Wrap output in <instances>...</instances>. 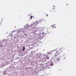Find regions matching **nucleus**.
Instances as JSON below:
<instances>
[{
    "instance_id": "1",
    "label": "nucleus",
    "mask_w": 76,
    "mask_h": 76,
    "mask_svg": "<svg viewBox=\"0 0 76 76\" xmlns=\"http://www.w3.org/2000/svg\"><path fill=\"white\" fill-rule=\"evenodd\" d=\"M63 50L61 48H57L56 49V50H53L52 52L53 53H58L59 54H60L62 52Z\"/></svg>"
},
{
    "instance_id": "2",
    "label": "nucleus",
    "mask_w": 76,
    "mask_h": 76,
    "mask_svg": "<svg viewBox=\"0 0 76 76\" xmlns=\"http://www.w3.org/2000/svg\"><path fill=\"white\" fill-rule=\"evenodd\" d=\"M53 63H58V62H59V61H60V59L59 58H56L53 57Z\"/></svg>"
},
{
    "instance_id": "3",
    "label": "nucleus",
    "mask_w": 76,
    "mask_h": 76,
    "mask_svg": "<svg viewBox=\"0 0 76 76\" xmlns=\"http://www.w3.org/2000/svg\"><path fill=\"white\" fill-rule=\"evenodd\" d=\"M53 53L54 54H55L53 56V57H55V58H56V57H58L59 56H60V54L58 53H55L54 52Z\"/></svg>"
},
{
    "instance_id": "4",
    "label": "nucleus",
    "mask_w": 76,
    "mask_h": 76,
    "mask_svg": "<svg viewBox=\"0 0 76 76\" xmlns=\"http://www.w3.org/2000/svg\"><path fill=\"white\" fill-rule=\"evenodd\" d=\"M42 37H43V34H42L38 36V39H41Z\"/></svg>"
},
{
    "instance_id": "5",
    "label": "nucleus",
    "mask_w": 76,
    "mask_h": 76,
    "mask_svg": "<svg viewBox=\"0 0 76 76\" xmlns=\"http://www.w3.org/2000/svg\"><path fill=\"white\" fill-rule=\"evenodd\" d=\"M50 66V65H47L46 66V68L47 69H48L49 68V66Z\"/></svg>"
},
{
    "instance_id": "6",
    "label": "nucleus",
    "mask_w": 76,
    "mask_h": 76,
    "mask_svg": "<svg viewBox=\"0 0 76 76\" xmlns=\"http://www.w3.org/2000/svg\"><path fill=\"white\" fill-rule=\"evenodd\" d=\"M53 62H51V63H50V64H49V66H53Z\"/></svg>"
},
{
    "instance_id": "7",
    "label": "nucleus",
    "mask_w": 76,
    "mask_h": 76,
    "mask_svg": "<svg viewBox=\"0 0 76 76\" xmlns=\"http://www.w3.org/2000/svg\"><path fill=\"white\" fill-rule=\"evenodd\" d=\"M46 57H45V58H46V59H49V58H49V57L47 56V55H46Z\"/></svg>"
},
{
    "instance_id": "8",
    "label": "nucleus",
    "mask_w": 76,
    "mask_h": 76,
    "mask_svg": "<svg viewBox=\"0 0 76 76\" xmlns=\"http://www.w3.org/2000/svg\"><path fill=\"white\" fill-rule=\"evenodd\" d=\"M25 49V46H23V51H24Z\"/></svg>"
},
{
    "instance_id": "9",
    "label": "nucleus",
    "mask_w": 76,
    "mask_h": 76,
    "mask_svg": "<svg viewBox=\"0 0 76 76\" xmlns=\"http://www.w3.org/2000/svg\"><path fill=\"white\" fill-rule=\"evenodd\" d=\"M32 18H33L32 16L31 15L30 16V19H32Z\"/></svg>"
},
{
    "instance_id": "10",
    "label": "nucleus",
    "mask_w": 76,
    "mask_h": 76,
    "mask_svg": "<svg viewBox=\"0 0 76 76\" xmlns=\"http://www.w3.org/2000/svg\"><path fill=\"white\" fill-rule=\"evenodd\" d=\"M3 45H0V47H3Z\"/></svg>"
},
{
    "instance_id": "11",
    "label": "nucleus",
    "mask_w": 76,
    "mask_h": 76,
    "mask_svg": "<svg viewBox=\"0 0 76 76\" xmlns=\"http://www.w3.org/2000/svg\"><path fill=\"white\" fill-rule=\"evenodd\" d=\"M48 16V15L47 14H46V16Z\"/></svg>"
},
{
    "instance_id": "12",
    "label": "nucleus",
    "mask_w": 76,
    "mask_h": 76,
    "mask_svg": "<svg viewBox=\"0 0 76 76\" xmlns=\"http://www.w3.org/2000/svg\"><path fill=\"white\" fill-rule=\"evenodd\" d=\"M24 35H25V36H26L27 34H24Z\"/></svg>"
},
{
    "instance_id": "13",
    "label": "nucleus",
    "mask_w": 76,
    "mask_h": 76,
    "mask_svg": "<svg viewBox=\"0 0 76 76\" xmlns=\"http://www.w3.org/2000/svg\"><path fill=\"white\" fill-rule=\"evenodd\" d=\"M54 12H56V9H55V11H54Z\"/></svg>"
},
{
    "instance_id": "14",
    "label": "nucleus",
    "mask_w": 76,
    "mask_h": 76,
    "mask_svg": "<svg viewBox=\"0 0 76 76\" xmlns=\"http://www.w3.org/2000/svg\"><path fill=\"white\" fill-rule=\"evenodd\" d=\"M54 9H53V10H54Z\"/></svg>"
},
{
    "instance_id": "15",
    "label": "nucleus",
    "mask_w": 76,
    "mask_h": 76,
    "mask_svg": "<svg viewBox=\"0 0 76 76\" xmlns=\"http://www.w3.org/2000/svg\"><path fill=\"white\" fill-rule=\"evenodd\" d=\"M67 5H68V4H66Z\"/></svg>"
},
{
    "instance_id": "16",
    "label": "nucleus",
    "mask_w": 76,
    "mask_h": 76,
    "mask_svg": "<svg viewBox=\"0 0 76 76\" xmlns=\"http://www.w3.org/2000/svg\"><path fill=\"white\" fill-rule=\"evenodd\" d=\"M48 64H49V63H48Z\"/></svg>"
}]
</instances>
